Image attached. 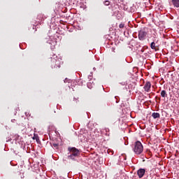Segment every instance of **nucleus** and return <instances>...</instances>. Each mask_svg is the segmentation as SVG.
Segmentation results:
<instances>
[{
	"mask_svg": "<svg viewBox=\"0 0 179 179\" xmlns=\"http://www.w3.org/2000/svg\"><path fill=\"white\" fill-rule=\"evenodd\" d=\"M133 152H134L135 155H141L142 152H143V145L141 141H136L132 145Z\"/></svg>",
	"mask_w": 179,
	"mask_h": 179,
	"instance_id": "nucleus-1",
	"label": "nucleus"
},
{
	"mask_svg": "<svg viewBox=\"0 0 179 179\" xmlns=\"http://www.w3.org/2000/svg\"><path fill=\"white\" fill-rule=\"evenodd\" d=\"M69 151L70 152V155H69V159H71V160H75V157H78L79 156L80 152L79 150L76 148H69Z\"/></svg>",
	"mask_w": 179,
	"mask_h": 179,
	"instance_id": "nucleus-2",
	"label": "nucleus"
},
{
	"mask_svg": "<svg viewBox=\"0 0 179 179\" xmlns=\"http://www.w3.org/2000/svg\"><path fill=\"white\" fill-rule=\"evenodd\" d=\"M146 36H148V32L145 31L144 30H141L138 32V38L139 40L143 41L146 38Z\"/></svg>",
	"mask_w": 179,
	"mask_h": 179,
	"instance_id": "nucleus-3",
	"label": "nucleus"
},
{
	"mask_svg": "<svg viewBox=\"0 0 179 179\" xmlns=\"http://www.w3.org/2000/svg\"><path fill=\"white\" fill-rule=\"evenodd\" d=\"M150 87H152V83H150V81H147L143 87L145 92L149 93V92H150Z\"/></svg>",
	"mask_w": 179,
	"mask_h": 179,
	"instance_id": "nucleus-4",
	"label": "nucleus"
},
{
	"mask_svg": "<svg viewBox=\"0 0 179 179\" xmlns=\"http://www.w3.org/2000/svg\"><path fill=\"white\" fill-rule=\"evenodd\" d=\"M145 173H146V170L145 169H140L137 171V176L138 178H142L143 176H145Z\"/></svg>",
	"mask_w": 179,
	"mask_h": 179,
	"instance_id": "nucleus-5",
	"label": "nucleus"
},
{
	"mask_svg": "<svg viewBox=\"0 0 179 179\" xmlns=\"http://www.w3.org/2000/svg\"><path fill=\"white\" fill-rule=\"evenodd\" d=\"M102 134H105L106 136H110V129L105 128L101 131Z\"/></svg>",
	"mask_w": 179,
	"mask_h": 179,
	"instance_id": "nucleus-6",
	"label": "nucleus"
},
{
	"mask_svg": "<svg viewBox=\"0 0 179 179\" xmlns=\"http://www.w3.org/2000/svg\"><path fill=\"white\" fill-rule=\"evenodd\" d=\"M172 3L176 8H179V0H171Z\"/></svg>",
	"mask_w": 179,
	"mask_h": 179,
	"instance_id": "nucleus-7",
	"label": "nucleus"
},
{
	"mask_svg": "<svg viewBox=\"0 0 179 179\" xmlns=\"http://www.w3.org/2000/svg\"><path fill=\"white\" fill-rule=\"evenodd\" d=\"M152 117H153L155 119L160 118V114L159 113H153L152 114Z\"/></svg>",
	"mask_w": 179,
	"mask_h": 179,
	"instance_id": "nucleus-8",
	"label": "nucleus"
},
{
	"mask_svg": "<svg viewBox=\"0 0 179 179\" xmlns=\"http://www.w3.org/2000/svg\"><path fill=\"white\" fill-rule=\"evenodd\" d=\"M161 96L162 97H167V92H166V90H162L161 92Z\"/></svg>",
	"mask_w": 179,
	"mask_h": 179,
	"instance_id": "nucleus-9",
	"label": "nucleus"
},
{
	"mask_svg": "<svg viewBox=\"0 0 179 179\" xmlns=\"http://www.w3.org/2000/svg\"><path fill=\"white\" fill-rule=\"evenodd\" d=\"M150 48L152 50H156V43L155 42H152L150 44Z\"/></svg>",
	"mask_w": 179,
	"mask_h": 179,
	"instance_id": "nucleus-10",
	"label": "nucleus"
},
{
	"mask_svg": "<svg viewBox=\"0 0 179 179\" xmlns=\"http://www.w3.org/2000/svg\"><path fill=\"white\" fill-rule=\"evenodd\" d=\"M58 146H59V145L57 144V143H53L52 144V148H54L55 149H58Z\"/></svg>",
	"mask_w": 179,
	"mask_h": 179,
	"instance_id": "nucleus-11",
	"label": "nucleus"
},
{
	"mask_svg": "<svg viewBox=\"0 0 179 179\" xmlns=\"http://www.w3.org/2000/svg\"><path fill=\"white\" fill-rule=\"evenodd\" d=\"M103 3L106 5V6H108V5H110V1H105Z\"/></svg>",
	"mask_w": 179,
	"mask_h": 179,
	"instance_id": "nucleus-12",
	"label": "nucleus"
},
{
	"mask_svg": "<svg viewBox=\"0 0 179 179\" xmlns=\"http://www.w3.org/2000/svg\"><path fill=\"white\" fill-rule=\"evenodd\" d=\"M124 26H125V25H124L123 23H122V24H120L119 25V27H120V29H124Z\"/></svg>",
	"mask_w": 179,
	"mask_h": 179,
	"instance_id": "nucleus-13",
	"label": "nucleus"
},
{
	"mask_svg": "<svg viewBox=\"0 0 179 179\" xmlns=\"http://www.w3.org/2000/svg\"><path fill=\"white\" fill-rule=\"evenodd\" d=\"M55 66H57L58 68H59V66H61L59 65V63H58V61H56V66H55Z\"/></svg>",
	"mask_w": 179,
	"mask_h": 179,
	"instance_id": "nucleus-14",
	"label": "nucleus"
},
{
	"mask_svg": "<svg viewBox=\"0 0 179 179\" xmlns=\"http://www.w3.org/2000/svg\"><path fill=\"white\" fill-rule=\"evenodd\" d=\"M89 79H92V76H90Z\"/></svg>",
	"mask_w": 179,
	"mask_h": 179,
	"instance_id": "nucleus-15",
	"label": "nucleus"
},
{
	"mask_svg": "<svg viewBox=\"0 0 179 179\" xmlns=\"http://www.w3.org/2000/svg\"><path fill=\"white\" fill-rule=\"evenodd\" d=\"M11 121H12V122H14L15 120H11Z\"/></svg>",
	"mask_w": 179,
	"mask_h": 179,
	"instance_id": "nucleus-16",
	"label": "nucleus"
}]
</instances>
